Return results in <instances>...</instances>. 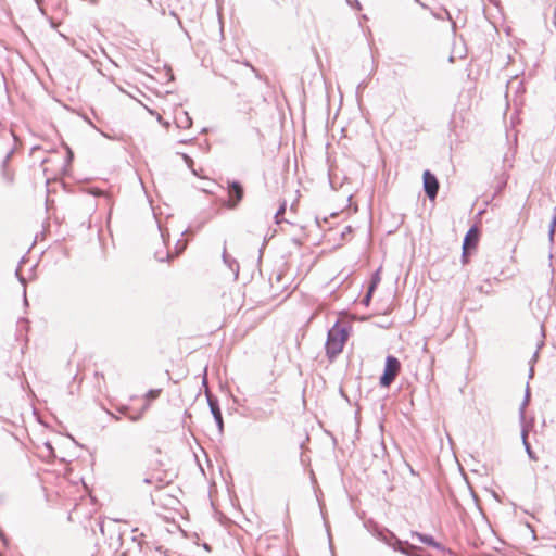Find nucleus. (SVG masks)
Segmentation results:
<instances>
[{
	"label": "nucleus",
	"instance_id": "obj_1",
	"mask_svg": "<svg viewBox=\"0 0 556 556\" xmlns=\"http://www.w3.org/2000/svg\"><path fill=\"white\" fill-rule=\"evenodd\" d=\"M348 338L349 333L346 329L339 325H336L329 330L326 350L330 358L336 357L342 352Z\"/></svg>",
	"mask_w": 556,
	"mask_h": 556
},
{
	"label": "nucleus",
	"instance_id": "obj_2",
	"mask_svg": "<svg viewBox=\"0 0 556 556\" xmlns=\"http://www.w3.org/2000/svg\"><path fill=\"white\" fill-rule=\"evenodd\" d=\"M157 464L159 467L150 471L149 476L144 479V482L148 484L155 485V488L157 489H162L173 481V477L167 470L161 468V462H159Z\"/></svg>",
	"mask_w": 556,
	"mask_h": 556
},
{
	"label": "nucleus",
	"instance_id": "obj_3",
	"mask_svg": "<svg viewBox=\"0 0 556 556\" xmlns=\"http://www.w3.org/2000/svg\"><path fill=\"white\" fill-rule=\"evenodd\" d=\"M401 370V363L394 356H388L386 359V367L383 375L380 378V384L382 387H389Z\"/></svg>",
	"mask_w": 556,
	"mask_h": 556
},
{
	"label": "nucleus",
	"instance_id": "obj_4",
	"mask_svg": "<svg viewBox=\"0 0 556 556\" xmlns=\"http://www.w3.org/2000/svg\"><path fill=\"white\" fill-rule=\"evenodd\" d=\"M480 240V230L477 227H471L466 233L463 242V263L469 262V255L478 247Z\"/></svg>",
	"mask_w": 556,
	"mask_h": 556
},
{
	"label": "nucleus",
	"instance_id": "obj_5",
	"mask_svg": "<svg viewBox=\"0 0 556 556\" xmlns=\"http://www.w3.org/2000/svg\"><path fill=\"white\" fill-rule=\"evenodd\" d=\"M244 195L243 186L238 181H229L227 185V201L226 206L228 208H236L242 201Z\"/></svg>",
	"mask_w": 556,
	"mask_h": 556
},
{
	"label": "nucleus",
	"instance_id": "obj_6",
	"mask_svg": "<svg viewBox=\"0 0 556 556\" xmlns=\"http://www.w3.org/2000/svg\"><path fill=\"white\" fill-rule=\"evenodd\" d=\"M422 181L426 194L431 201H434L439 191V181L437 177L427 169L422 174Z\"/></svg>",
	"mask_w": 556,
	"mask_h": 556
},
{
	"label": "nucleus",
	"instance_id": "obj_7",
	"mask_svg": "<svg viewBox=\"0 0 556 556\" xmlns=\"http://www.w3.org/2000/svg\"><path fill=\"white\" fill-rule=\"evenodd\" d=\"M43 172L48 177H54L63 170V162H56L55 156L42 161Z\"/></svg>",
	"mask_w": 556,
	"mask_h": 556
},
{
	"label": "nucleus",
	"instance_id": "obj_8",
	"mask_svg": "<svg viewBox=\"0 0 556 556\" xmlns=\"http://www.w3.org/2000/svg\"><path fill=\"white\" fill-rule=\"evenodd\" d=\"M210 406H211V410L214 416V419L218 426V429L222 431L223 430V417H222L220 409H219L218 405L212 401L210 402Z\"/></svg>",
	"mask_w": 556,
	"mask_h": 556
},
{
	"label": "nucleus",
	"instance_id": "obj_9",
	"mask_svg": "<svg viewBox=\"0 0 556 556\" xmlns=\"http://www.w3.org/2000/svg\"><path fill=\"white\" fill-rule=\"evenodd\" d=\"M162 394V389H152L148 391L146 394V400L148 404H150L152 401L156 400Z\"/></svg>",
	"mask_w": 556,
	"mask_h": 556
},
{
	"label": "nucleus",
	"instance_id": "obj_10",
	"mask_svg": "<svg viewBox=\"0 0 556 556\" xmlns=\"http://www.w3.org/2000/svg\"><path fill=\"white\" fill-rule=\"evenodd\" d=\"M521 437H522V441H523V444H525V446H526V448H527L528 453H529V454H531V452H530V445H529V443H528V429H527V427H523V428H522Z\"/></svg>",
	"mask_w": 556,
	"mask_h": 556
},
{
	"label": "nucleus",
	"instance_id": "obj_11",
	"mask_svg": "<svg viewBox=\"0 0 556 556\" xmlns=\"http://www.w3.org/2000/svg\"><path fill=\"white\" fill-rule=\"evenodd\" d=\"M285 212H286V202L283 201L280 204V207H279V210L276 213V222L277 223H280L279 217L282 216L285 214Z\"/></svg>",
	"mask_w": 556,
	"mask_h": 556
},
{
	"label": "nucleus",
	"instance_id": "obj_12",
	"mask_svg": "<svg viewBox=\"0 0 556 556\" xmlns=\"http://www.w3.org/2000/svg\"><path fill=\"white\" fill-rule=\"evenodd\" d=\"M421 541L428 545H435L433 539L429 536H421Z\"/></svg>",
	"mask_w": 556,
	"mask_h": 556
},
{
	"label": "nucleus",
	"instance_id": "obj_13",
	"mask_svg": "<svg viewBox=\"0 0 556 556\" xmlns=\"http://www.w3.org/2000/svg\"><path fill=\"white\" fill-rule=\"evenodd\" d=\"M45 446L48 448L47 457H54V452L50 443H46Z\"/></svg>",
	"mask_w": 556,
	"mask_h": 556
},
{
	"label": "nucleus",
	"instance_id": "obj_14",
	"mask_svg": "<svg viewBox=\"0 0 556 556\" xmlns=\"http://www.w3.org/2000/svg\"><path fill=\"white\" fill-rule=\"evenodd\" d=\"M374 288H375V285H371V286H370V288H369V292H368V294H367V298H369V296H370V294H371V292H372Z\"/></svg>",
	"mask_w": 556,
	"mask_h": 556
},
{
	"label": "nucleus",
	"instance_id": "obj_15",
	"mask_svg": "<svg viewBox=\"0 0 556 556\" xmlns=\"http://www.w3.org/2000/svg\"><path fill=\"white\" fill-rule=\"evenodd\" d=\"M155 452H156L157 454H161V453H162V450H161L160 447H156V448H155Z\"/></svg>",
	"mask_w": 556,
	"mask_h": 556
},
{
	"label": "nucleus",
	"instance_id": "obj_16",
	"mask_svg": "<svg viewBox=\"0 0 556 556\" xmlns=\"http://www.w3.org/2000/svg\"><path fill=\"white\" fill-rule=\"evenodd\" d=\"M166 258H170L172 255L169 253H165Z\"/></svg>",
	"mask_w": 556,
	"mask_h": 556
}]
</instances>
